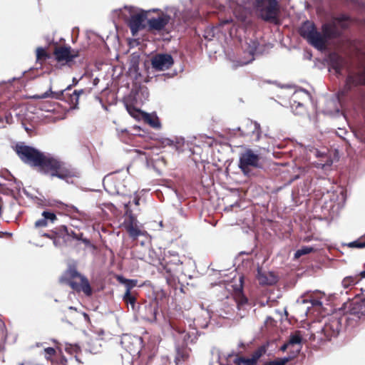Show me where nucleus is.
I'll use <instances>...</instances> for the list:
<instances>
[{
    "label": "nucleus",
    "instance_id": "f257e3e1",
    "mask_svg": "<svg viewBox=\"0 0 365 365\" xmlns=\"http://www.w3.org/2000/svg\"><path fill=\"white\" fill-rule=\"evenodd\" d=\"M42 163L39 168H46L51 171V177H56L67 183H73V178H79L81 173L75 168L68 165L60 158L48 153H43Z\"/></svg>",
    "mask_w": 365,
    "mask_h": 365
},
{
    "label": "nucleus",
    "instance_id": "f03ea898",
    "mask_svg": "<svg viewBox=\"0 0 365 365\" xmlns=\"http://www.w3.org/2000/svg\"><path fill=\"white\" fill-rule=\"evenodd\" d=\"M120 344L127 351V354L122 355L123 364L124 365H133V361L139 358L142 351V337L127 334H123L120 339Z\"/></svg>",
    "mask_w": 365,
    "mask_h": 365
},
{
    "label": "nucleus",
    "instance_id": "7ed1b4c3",
    "mask_svg": "<svg viewBox=\"0 0 365 365\" xmlns=\"http://www.w3.org/2000/svg\"><path fill=\"white\" fill-rule=\"evenodd\" d=\"M247 302V299L240 295L237 298L227 297L225 300L212 305V314L222 318L228 319L235 312V309H240Z\"/></svg>",
    "mask_w": 365,
    "mask_h": 365
},
{
    "label": "nucleus",
    "instance_id": "20e7f679",
    "mask_svg": "<svg viewBox=\"0 0 365 365\" xmlns=\"http://www.w3.org/2000/svg\"><path fill=\"white\" fill-rule=\"evenodd\" d=\"M184 259H185V256H179L175 251L169 250L165 254L164 258L160 262L159 270L161 273L167 274L165 276L167 281L181 271L180 266Z\"/></svg>",
    "mask_w": 365,
    "mask_h": 365
},
{
    "label": "nucleus",
    "instance_id": "39448f33",
    "mask_svg": "<svg viewBox=\"0 0 365 365\" xmlns=\"http://www.w3.org/2000/svg\"><path fill=\"white\" fill-rule=\"evenodd\" d=\"M14 150L24 163L31 167L41 166L43 153L36 148L19 143L15 145Z\"/></svg>",
    "mask_w": 365,
    "mask_h": 365
},
{
    "label": "nucleus",
    "instance_id": "423d86ee",
    "mask_svg": "<svg viewBox=\"0 0 365 365\" xmlns=\"http://www.w3.org/2000/svg\"><path fill=\"white\" fill-rule=\"evenodd\" d=\"M300 36L318 50L324 49L327 43L323 34L317 30L313 23L306 21L299 28Z\"/></svg>",
    "mask_w": 365,
    "mask_h": 365
},
{
    "label": "nucleus",
    "instance_id": "0eeeda50",
    "mask_svg": "<svg viewBox=\"0 0 365 365\" xmlns=\"http://www.w3.org/2000/svg\"><path fill=\"white\" fill-rule=\"evenodd\" d=\"M278 3L277 0H255L254 7L259 12V15L266 21L277 19Z\"/></svg>",
    "mask_w": 365,
    "mask_h": 365
},
{
    "label": "nucleus",
    "instance_id": "6e6552de",
    "mask_svg": "<svg viewBox=\"0 0 365 365\" xmlns=\"http://www.w3.org/2000/svg\"><path fill=\"white\" fill-rule=\"evenodd\" d=\"M346 316L336 317L331 316L325 322L322 328V332L328 340L336 337L342 329L343 323L347 321Z\"/></svg>",
    "mask_w": 365,
    "mask_h": 365
},
{
    "label": "nucleus",
    "instance_id": "1a4fd4ad",
    "mask_svg": "<svg viewBox=\"0 0 365 365\" xmlns=\"http://www.w3.org/2000/svg\"><path fill=\"white\" fill-rule=\"evenodd\" d=\"M259 155L255 153L252 149L247 148L240 154L238 167L244 175L249 176L251 173L249 168H259Z\"/></svg>",
    "mask_w": 365,
    "mask_h": 365
},
{
    "label": "nucleus",
    "instance_id": "9d476101",
    "mask_svg": "<svg viewBox=\"0 0 365 365\" xmlns=\"http://www.w3.org/2000/svg\"><path fill=\"white\" fill-rule=\"evenodd\" d=\"M247 48L246 51L251 56L247 61H241L240 65H246L251 63L254 59L255 55L262 54L267 50L273 47V44L270 43H265L264 41H259L256 38H249L246 41Z\"/></svg>",
    "mask_w": 365,
    "mask_h": 365
},
{
    "label": "nucleus",
    "instance_id": "9b49d317",
    "mask_svg": "<svg viewBox=\"0 0 365 365\" xmlns=\"http://www.w3.org/2000/svg\"><path fill=\"white\" fill-rule=\"evenodd\" d=\"M131 13L134 9L132 6H125ZM130 16L128 21V26L130 29L133 36H135L140 31L144 29L146 26L145 20L147 19V14L142 10L138 14H130Z\"/></svg>",
    "mask_w": 365,
    "mask_h": 365
},
{
    "label": "nucleus",
    "instance_id": "f8f14e48",
    "mask_svg": "<svg viewBox=\"0 0 365 365\" xmlns=\"http://www.w3.org/2000/svg\"><path fill=\"white\" fill-rule=\"evenodd\" d=\"M198 331L197 328H192L191 331H186L180 328L174 329L173 337L175 344H180L181 346H186L189 344L195 343L197 339Z\"/></svg>",
    "mask_w": 365,
    "mask_h": 365
},
{
    "label": "nucleus",
    "instance_id": "ddd939ff",
    "mask_svg": "<svg viewBox=\"0 0 365 365\" xmlns=\"http://www.w3.org/2000/svg\"><path fill=\"white\" fill-rule=\"evenodd\" d=\"M158 305L156 302H144L138 305V315L149 322H155L157 319Z\"/></svg>",
    "mask_w": 365,
    "mask_h": 365
},
{
    "label": "nucleus",
    "instance_id": "4468645a",
    "mask_svg": "<svg viewBox=\"0 0 365 365\" xmlns=\"http://www.w3.org/2000/svg\"><path fill=\"white\" fill-rule=\"evenodd\" d=\"M149 91L145 86L134 85L127 96L128 101L133 104H143L148 100Z\"/></svg>",
    "mask_w": 365,
    "mask_h": 365
},
{
    "label": "nucleus",
    "instance_id": "2eb2a0df",
    "mask_svg": "<svg viewBox=\"0 0 365 365\" xmlns=\"http://www.w3.org/2000/svg\"><path fill=\"white\" fill-rule=\"evenodd\" d=\"M174 64L173 56L169 53H157L151 58L152 68L155 71H165Z\"/></svg>",
    "mask_w": 365,
    "mask_h": 365
},
{
    "label": "nucleus",
    "instance_id": "dca6fc26",
    "mask_svg": "<svg viewBox=\"0 0 365 365\" xmlns=\"http://www.w3.org/2000/svg\"><path fill=\"white\" fill-rule=\"evenodd\" d=\"M54 56L58 62L64 61L69 63L74 58L79 56V51L78 50H71L70 46H61L55 49Z\"/></svg>",
    "mask_w": 365,
    "mask_h": 365
},
{
    "label": "nucleus",
    "instance_id": "f3484780",
    "mask_svg": "<svg viewBox=\"0 0 365 365\" xmlns=\"http://www.w3.org/2000/svg\"><path fill=\"white\" fill-rule=\"evenodd\" d=\"M247 130H241L240 127L237 128V130L240 131L241 136L250 135L254 140L258 141L261 136V128L259 123L256 121L248 120L247 121Z\"/></svg>",
    "mask_w": 365,
    "mask_h": 365
},
{
    "label": "nucleus",
    "instance_id": "a211bd4d",
    "mask_svg": "<svg viewBox=\"0 0 365 365\" xmlns=\"http://www.w3.org/2000/svg\"><path fill=\"white\" fill-rule=\"evenodd\" d=\"M171 19L170 15L163 14L158 18H150L148 19V26L149 31H161L164 30Z\"/></svg>",
    "mask_w": 365,
    "mask_h": 365
},
{
    "label": "nucleus",
    "instance_id": "6ab92c4d",
    "mask_svg": "<svg viewBox=\"0 0 365 365\" xmlns=\"http://www.w3.org/2000/svg\"><path fill=\"white\" fill-rule=\"evenodd\" d=\"M72 82L73 83L71 85L68 86L64 90L56 92L52 91L51 88L50 87L47 91L44 92L41 95H35L33 96V98L35 99H43L47 98L61 99L62 97H64V93L66 91H70L73 86H76L78 83L79 79H77L76 78H73Z\"/></svg>",
    "mask_w": 365,
    "mask_h": 365
},
{
    "label": "nucleus",
    "instance_id": "aec40b11",
    "mask_svg": "<svg viewBox=\"0 0 365 365\" xmlns=\"http://www.w3.org/2000/svg\"><path fill=\"white\" fill-rule=\"evenodd\" d=\"M256 277L259 284L263 286H271L278 282V278L273 272L262 271V268L257 267Z\"/></svg>",
    "mask_w": 365,
    "mask_h": 365
},
{
    "label": "nucleus",
    "instance_id": "412c9836",
    "mask_svg": "<svg viewBox=\"0 0 365 365\" xmlns=\"http://www.w3.org/2000/svg\"><path fill=\"white\" fill-rule=\"evenodd\" d=\"M201 308V317H198L194 319L193 324L194 328H202L205 329L208 327L209 320L215 317V314H212V309H205L202 304L200 305Z\"/></svg>",
    "mask_w": 365,
    "mask_h": 365
},
{
    "label": "nucleus",
    "instance_id": "4be33fe9",
    "mask_svg": "<svg viewBox=\"0 0 365 365\" xmlns=\"http://www.w3.org/2000/svg\"><path fill=\"white\" fill-rule=\"evenodd\" d=\"M175 364L176 365H182L188 360L191 349L186 346H181L179 343L175 344Z\"/></svg>",
    "mask_w": 365,
    "mask_h": 365
},
{
    "label": "nucleus",
    "instance_id": "5701e85b",
    "mask_svg": "<svg viewBox=\"0 0 365 365\" xmlns=\"http://www.w3.org/2000/svg\"><path fill=\"white\" fill-rule=\"evenodd\" d=\"M362 81L361 76L359 74H350L347 76L344 87L339 92V97H344L348 94L353 87L361 83Z\"/></svg>",
    "mask_w": 365,
    "mask_h": 365
},
{
    "label": "nucleus",
    "instance_id": "b1692460",
    "mask_svg": "<svg viewBox=\"0 0 365 365\" xmlns=\"http://www.w3.org/2000/svg\"><path fill=\"white\" fill-rule=\"evenodd\" d=\"M232 20L231 19H225V20L222 21L217 26L207 27L204 31L203 37L207 41H211L215 37L220 38V34L222 33V31H221V27L225 24H227L230 22H232Z\"/></svg>",
    "mask_w": 365,
    "mask_h": 365
},
{
    "label": "nucleus",
    "instance_id": "393cba45",
    "mask_svg": "<svg viewBox=\"0 0 365 365\" xmlns=\"http://www.w3.org/2000/svg\"><path fill=\"white\" fill-rule=\"evenodd\" d=\"M322 32L326 41L329 39L339 37L341 33L334 22L323 24L322 26Z\"/></svg>",
    "mask_w": 365,
    "mask_h": 365
},
{
    "label": "nucleus",
    "instance_id": "a878e982",
    "mask_svg": "<svg viewBox=\"0 0 365 365\" xmlns=\"http://www.w3.org/2000/svg\"><path fill=\"white\" fill-rule=\"evenodd\" d=\"M162 143L166 146H170L175 149L178 153H182L183 151V147L185 145V138L182 137H175L173 139L164 138L162 140Z\"/></svg>",
    "mask_w": 365,
    "mask_h": 365
},
{
    "label": "nucleus",
    "instance_id": "bb28decb",
    "mask_svg": "<svg viewBox=\"0 0 365 365\" xmlns=\"http://www.w3.org/2000/svg\"><path fill=\"white\" fill-rule=\"evenodd\" d=\"M42 218L36 221L35 227H46L48 222L53 223L56 220H57V217L54 212L49 211H43L41 214Z\"/></svg>",
    "mask_w": 365,
    "mask_h": 365
},
{
    "label": "nucleus",
    "instance_id": "cd10ccee",
    "mask_svg": "<svg viewBox=\"0 0 365 365\" xmlns=\"http://www.w3.org/2000/svg\"><path fill=\"white\" fill-rule=\"evenodd\" d=\"M131 56L133 57L130 61L128 73L134 79L138 80L141 77V73L139 71V56L133 53Z\"/></svg>",
    "mask_w": 365,
    "mask_h": 365
},
{
    "label": "nucleus",
    "instance_id": "c85d7f7f",
    "mask_svg": "<svg viewBox=\"0 0 365 365\" xmlns=\"http://www.w3.org/2000/svg\"><path fill=\"white\" fill-rule=\"evenodd\" d=\"M237 1H240V0H237ZM241 3H237V6L235 7L233 4L232 3L230 4V7L233 9V13L235 16L240 21H245L248 11L247 9V7L245 5H244L243 0H240Z\"/></svg>",
    "mask_w": 365,
    "mask_h": 365
},
{
    "label": "nucleus",
    "instance_id": "c756f323",
    "mask_svg": "<svg viewBox=\"0 0 365 365\" xmlns=\"http://www.w3.org/2000/svg\"><path fill=\"white\" fill-rule=\"evenodd\" d=\"M299 354V350L290 351L289 356L270 361L263 365H285L289 361L294 359Z\"/></svg>",
    "mask_w": 365,
    "mask_h": 365
},
{
    "label": "nucleus",
    "instance_id": "7c9ffc66",
    "mask_svg": "<svg viewBox=\"0 0 365 365\" xmlns=\"http://www.w3.org/2000/svg\"><path fill=\"white\" fill-rule=\"evenodd\" d=\"M142 116L145 123H147L150 127L153 128H160L161 124L158 117L155 113H148L146 112L142 113Z\"/></svg>",
    "mask_w": 365,
    "mask_h": 365
},
{
    "label": "nucleus",
    "instance_id": "2f4dec72",
    "mask_svg": "<svg viewBox=\"0 0 365 365\" xmlns=\"http://www.w3.org/2000/svg\"><path fill=\"white\" fill-rule=\"evenodd\" d=\"M117 280L119 283L125 285V292L124 294L131 293L130 290L137 285L138 280L137 279H126L124 277L119 275L117 277Z\"/></svg>",
    "mask_w": 365,
    "mask_h": 365
},
{
    "label": "nucleus",
    "instance_id": "473e14b6",
    "mask_svg": "<svg viewBox=\"0 0 365 365\" xmlns=\"http://www.w3.org/2000/svg\"><path fill=\"white\" fill-rule=\"evenodd\" d=\"M360 272L355 275L347 276L344 277L341 282V284L344 288L347 289L351 286H354L359 283V282L361 279Z\"/></svg>",
    "mask_w": 365,
    "mask_h": 365
},
{
    "label": "nucleus",
    "instance_id": "72a5a7b5",
    "mask_svg": "<svg viewBox=\"0 0 365 365\" xmlns=\"http://www.w3.org/2000/svg\"><path fill=\"white\" fill-rule=\"evenodd\" d=\"M123 102L127 111L132 117L137 118H138L140 114L142 115V113L143 111H141L140 109L136 108L135 106H137V104L131 103L130 101H128L127 97L125 98Z\"/></svg>",
    "mask_w": 365,
    "mask_h": 365
},
{
    "label": "nucleus",
    "instance_id": "f704fd0d",
    "mask_svg": "<svg viewBox=\"0 0 365 365\" xmlns=\"http://www.w3.org/2000/svg\"><path fill=\"white\" fill-rule=\"evenodd\" d=\"M302 336L299 331H297L294 334H290L288 344H290V346L297 345L298 348L296 350H299V352L302 347Z\"/></svg>",
    "mask_w": 365,
    "mask_h": 365
},
{
    "label": "nucleus",
    "instance_id": "c9c22d12",
    "mask_svg": "<svg viewBox=\"0 0 365 365\" xmlns=\"http://www.w3.org/2000/svg\"><path fill=\"white\" fill-rule=\"evenodd\" d=\"M123 300L128 306L130 307L133 312H136L138 304H137L136 302V297L132 294V293L128 294V295L127 294H124L123 296Z\"/></svg>",
    "mask_w": 365,
    "mask_h": 365
},
{
    "label": "nucleus",
    "instance_id": "e433bc0d",
    "mask_svg": "<svg viewBox=\"0 0 365 365\" xmlns=\"http://www.w3.org/2000/svg\"><path fill=\"white\" fill-rule=\"evenodd\" d=\"M80 290H82L86 296L92 294V289L89 281L85 276H81Z\"/></svg>",
    "mask_w": 365,
    "mask_h": 365
},
{
    "label": "nucleus",
    "instance_id": "4c0bfd02",
    "mask_svg": "<svg viewBox=\"0 0 365 365\" xmlns=\"http://www.w3.org/2000/svg\"><path fill=\"white\" fill-rule=\"evenodd\" d=\"M332 68L336 73H341L344 67V60L340 56H331L330 58Z\"/></svg>",
    "mask_w": 365,
    "mask_h": 365
},
{
    "label": "nucleus",
    "instance_id": "58836bf2",
    "mask_svg": "<svg viewBox=\"0 0 365 365\" xmlns=\"http://www.w3.org/2000/svg\"><path fill=\"white\" fill-rule=\"evenodd\" d=\"M83 89L75 90L72 94L69 95V103L71 104L73 108H76L78 104L79 96L83 93Z\"/></svg>",
    "mask_w": 365,
    "mask_h": 365
},
{
    "label": "nucleus",
    "instance_id": "ea45409f",
    "mask_svg": "<svg viewBox=\"0 0 365 365\" xmlns=\"http://www.w3.org/2000/svg\"><path fill=\"white\" fill-rule=\"evenodd\" d=\"M314 250L315 249L313 247L303 246L295 252L294 258L298 259L302 255H307Z\"/></svg>",
    "mask_w": 365,
    "mask_h": 365
},
{
    "label": "nucleus",
    "instance_id": "a19ab883",
    "mask_svg": "<svg viewBox=\"0 0 365 365\" xmlns=\"http://www.w3.org/2000/svg\"><path fill=\"white\" fill-rule=\"evenodd\" d=\"M266 352V349L264 346L259 347L257 350H255L253 354H252V356L250 359L255 365L259 358Z\"/></svg>",
    "mask_w": 365,
    "mask_h": 365
},
{
    "label": "nucleus",
    "instance_id": "79ce46f5",
    "mask_svg": "<svg viewBox=\"0 0 365 365\" xmlns=\"http://www.w3.org/2000/svg\"><path fill=\"white\" fill-rule=\"evenodd\" d=\"M128 232L130 237L135 240L142 235V231L137 227L130 225L128 227Z\"/></svg>",
    "mask_w": 365,
    "mask_h": 365
},
{
    "label": "nucleus",
    "instance_id": "37998d69",
    "mask_svg": "<svg viewBox=\"0 0 365 365\" xmlns=\"http://www.w3.org/2000/svg\"><path fill=\"white\" fill-rule=\"evenodd\" d=\"M236 365H255L250 358H245L243 356H237L233 360Z\"/></svg>",
    "mask_w": 365,
    "mask_h": 365
},
{
    "label": "nucleus",
    "instance_id": "c03bdc74",
    "mask_svg": "<svg viewBox=\"0 0 365 365\" xmlns=\"http://www.w3.org/2000/svg\"><path fill=\"white\" fill-rule=\"evenodd\" d=\"M50 56L48 53L46 52V49L43 47H38L36 49V59L38 60H46L49 58Z\"/></svg>",
    "mask_w": 365,
    "mask_h": 365
},
{
    "label": "nucleus",
    "instance_id": "a18cd8bd",
    "mask_svg": "<svg viewBox=\"0 0 365 365\" xmlns=\"http://www.w3.org/2000/svg\"><path fill=\"white\" fill-rule=\"evenodd\" d=\"M65 351L71 354H77L81 351L78 344H66Z\"/></svg>",
    "mask_w": 365,
    "mask_h": 365
},
{
    "label": "nucleus",
    "instance_id": "49530a36",
    "mask_svg": "<svg viewBox=\"0 0 365 365\" xmlns=\"http://www.w3.org/2000/svg\"><path fill=\"white\" fill-rule=\"evenodd\" d=\"M61 282H64L69 285L73 289L76 291H80V284L74 281L67 279L64 278L63 277H61L60 279Z\"/></svg>",
    "mask_w": 365,
    "mask_h": 365
},
{
    "label": "nucleus",
    "instance_id": "de8ad7c7",
    "mask_svg": "<svg viewBox=\"0 0 365 365\" xmlns=\"http://www.w3.org/2000/svg\"><path fill=\"white\" fill-rule=\"evenodd\" d=\"M346 245L350 248L361 249V248L365 247V241L362 242L360 240H356L349 242Z\"/></svg>",
    "mask_w": 365,
    "mask_h": 365
},
{
    "label": "nucleus",
    "instance_id": "09e8293b",
    "mask_svg": "<svg viewBox=\"0 0 365 365\" xmlns=\"http://www.w3.org/2000/svg\"><path fill=\"white\" fill-rule=\"evenodd\" d=\"M292 108L295 115H299L304 110V105L299 102L294 101Z\"/></svg>",
    "mask_w": 365,
    "mask_h": 365
},
{
    "label": "nucleus",
    "instance_id": "8fccbe9b",
    "mask_svg": "<svg viewBox=\"0 0 365 365\" xmlns=\"http://www.w3.org/2000/svg\"><path fill=\"white\" fill-rule=\"evenodd\" d=\"M63 230L67 232V235L72 237L73 239L80 240H81V237H83V233H76L74 231L71 230V232H68V228L66 226H63Z\"/></svg>",
    "mask_w": 365,
    "mask_h": 365
},
{
    "label": "nucleus",
    "instance_id": "3c124183",
    "mask_svg": "<svg viewBox=\"0 0 365 365\" xmlns=\"http://www.w3.org/2000/svg\"><path fill=\"white\" fill-rule=\"evenodd\" d=\"M68 274L71 278L73 279L76 277H80L82 276L74 267H70L68 269Z\"/></svg>",
    "mask_w": 365,
    "mask_h": 365
},
{
    "label": "nucleus",
    "instance_id": "603ef678",
    "mask_svg": "<svg viewBox=\"0 0 365 365\" xmlns=\"http://www.w3.org/2000/svg\"><path fill=\"white\" fill-rule=\"evenodd\" d=\"M44 352L46 354L45 355V358L48 360L49 359V357L51 356H53V355H55L56 354V350L53 347H47V348H45L44 349Z\"/></svg>",
    "mask_w": 365,
    "mask_h": 365
},
{
    "label": "nucleus",
    "instance_id": "864d4df0",
    "mask_svg": "<svg viewBox=\"0 0 365 365\" xmlns=\"http://www.w3.org/2000/svg\"><path fill=\"white\" fill-rule=\"evenodd\" d=\"M169 357L167 355H163L160 356V361L162 365H167L169 362Z\"/></svg>",
    "mask_w": 365,
    "mask_h": 365
},
{
    "label": "nucleus",
    "instance_id": "5fc2aeb1",
    "mask_svg": "<svg viewBox=\"0 0 365 365\" xmlns=\"http://www.w3.org/2000/svg\"><path fill=\"white\" fill-rule=\"evenodd\" d=\"M52 240H53V245L56 247H60V245H61V240H60L59 238H57V237H54Z\"/></svg>",
    "mask_w": 365,
    "mask_h": 365
},
{
    "label": "nucleus",
    "instance_id": "6e6d98bb",
    "mask_svg": "<svg viewBox=\"0 0 365 365\" xmlns=\"http://www.w3.org/2000/svg\"><path fill=\"white\" fill-rule=\"evenodd\" d=\"M41 235L47 238H49L51 240H53V238L55 237V235L53 234H49L47 232H42L41 233Z\"/></svg>",
    "mask_w": 365,
    "mask_h": 365
},
{
    "label": "nucleus",
    "instance_id": "4d7b16f0",
    "mask_svg": "<svg viewBox=\"0 0 365 365\" xmlns=\"http://www.w3.org/2000/svg\"><path fill=\"white\" fill-rule=\"evenodd\" d=\"M80 240L82 241V242L83 244H85L86 246H91V241L88 238H83L82 237L81 240Z\"/></svg>",
    "mask_w": 365,
    "mask_h": 365
},
{
    "label": "nucleus",
    "instance_id": "13d9d810",
    "mask_svg": "<svg viewBox=\"0 0 365 365\" xmlns=\"http://www.w3.org/2000/svg\"><path fill=\"white\" fill-rule=\"evenodd\" d=\"M4 361V346L0 344V362Z\"/></svg>",
    "mask_w": 365,
    "mask_h": 365
},
{
    "label": "nucleus",
    "instance_id": "bf43d9fd",
    "mask_svg": "<svg viewBox=\"0 0 365 365\" xmlns=\"http://www.w3.org/2000/svg\"><path fill=\"white\" fill-rule=\"evenodd\" d=\"M290 346V344H288V341L284 343L283 345H282V346L280 347V350L282 351H285L288 347Z\"/></svg>",
    "mask_w": 365,
    "mask_h": 365
},
{
    "label": "nucleus",
    "instance_id": "052dcab7",
    "mask_svg": "<svg viewBox=\"0 0 365 365\" xmlns=\"http://www.w3.org/2000/svg\"><path fill=\"white\" fill-rule=\"evenodd\" d=\"M237 356V354L235 351H232L231 352L227 354V355L225 356V357L227 359H229V358H231L232 356Z\"/></svg>",
    "mask_w": 365,
    "mask_h": 365
},
{
    "label": "nucleus",
    "instance_id": "680f3d73",
    "mask_svg": "<svg viewBox=\"0 0 365 365\" xmlns=\"http://www.w3.org/2000/svg\"><path fill=\"white\" fill-rule=\"evenodd\" d=\"M4 328H5L4 323L1 320H0V332L2 334H4Z\"/></svg>",
    "mask_w": 365,
    "mask_h": 365
},
{
    "label": "nucleus",
    "instance_id": "e2e57ef3",
    "mask_svg": "<svg viewBox=\"0 0 365 365\" xmlns=\"http://www.w3.org/2000/svg\"><path fill=\"white\" fill-rule=\"evenodd\" d=\"M347 19V17L345 16H342L339 19V21L343 23V26H346V24L344 23Z\"/></svg>",
    "mask_w": 365,
    "mask_h": 365
},
{
    "label": "nucleus",
    "instance_id": "0e129e2a",
    "mask_svg": "<svg viewBox=\"0 0 365 365\" xmlns=\"http://www.w3.org/2000/svg\"><path fill=\"white\" fill-rule=\"evenodd\" d=\"M312 304L313 305H318V304H322V302L319 300H314V302H312Z\"/></svg>",
    "mask_w": 365,
    "mask_h": 365
},
{
    "label": "nucleus",
    "instance_id": "69168bd1",
    "mask_svg": "<svg viewBox=\"0 0 365 365\" xmlns=\"http://www.w3.org/2000/svg\"><path fill=\"white\" fill-rule=\"evenodd\" d=\"M299 91L304 93L308 97H310L309 92L305 89H301Z\"/></svg>",
    "mask_w": 365,
    "mask_h": 365
},
{
    "label": "nucleus",
    "instance_id": "338daca9",
    "mask_svg": "<svg viewBox=\"0 0 365 365\" xmlns=\"http://www.w3.org/2000/svg\"><path fill=\"white\" fill-rule=\"evenodd\" d=\"M25 73H26V71H24V72L21 73V75L19 78H12V80H11V81H14V80H16V79H19V78H21V77L25 74Z\"/></svg>",
    "mask_w": 365,
    "mask_h": 365
},
{
    "label": "nucleus",
    "instance_id": "774afa93",
    "mask_svg": "<svg viewBox=\"0 0 365 365\" xmlns=\"http://www.w3.org/2000/svg\"><path fill=\"white\" fill-rule=\"evenodd\" d=\"M360 275L361 278H365V269L360 272Z\"/></svg>",
    "mask_w": 365,
    "mask_h": 365
}]
</instances>
